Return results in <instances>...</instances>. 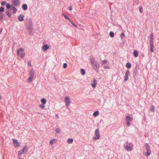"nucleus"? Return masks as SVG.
<instances>
[{
  "label": "nucleus",
  "mask_w": 159,
  "mask_h": 159,
  "mask_svg": "<svg viewBox=\"0 0 159 159\" xmlns=\"http://www.w3.org/2000/svg\"><path fill=\"white\" fill-rule=\"evenodd\" d=\"M145 146L146 147L147 150H150V147L149 145L147 143H145Z\"/></svg>",
  "instance_id": "b1692460"
},
{
  "label": "nucleus",
  "mask_w": 159,
  "mask_h": 159,
  "mask_svg": "<svg viewBox=\"0 0 159 159\" xmlns=\"http://www.w3.org/2000/svg\"><path fill=\"white\" fill-rule=\"evenodd\" d=\"M41 102L42 104H43V105H44L46 103L47 100L45 99L44 98H43L41 99Z\"/></svg>",
  "instance_id": "6ab92c4d"
},
{
  "label": "nucleus",
  "mask_w": 159,
  "mask_h": 159,
  "mask_svg": "<svg viewBox=\"0 0 159 159\" xmlns=\"http://www.w3.org/2000/svg\"><path fill=\"white\" fill-rule=\"evenodd\" d=\"M26 147H24L23 148V149H22V151L23 152V153L26 152Z\"/></svg>",
  "instance_id": "f704fd0d"
},
{
  "label": "nucleus",
  "mask_w": 159,
  "mask_h": 159,
  "mask_svg": "<svg viewBox=\"0 0 159 159\" xmlns=\"http://www.w3.org/2000/svg\"><path fill=\"white\" fill-rule=\"evenodd\" d=\"M139 11L141 13H142L143 12V7L142 6H140L139 8Z\"/></svg>",
  "instance_id": "473e14b6"
},
{
  "label": "nucleus",
  "mask_w": 159,
  "mask_h": 159,
  "mask_svg": "<svg viewBox=\"0 0 159 159\" xmlns=\"http://www.w3.org/2000/svg\"><path fill=\"white\" fill-rule=\"evenodd\" d=\"M44 107L45 106L44 105H43V104H40L39 105V107H40V108H41L42 109H43L44 108Z\"/></svg>",
  "instance_id": "58836bf2"
},
{
  "label": "nucleus",
  "mask_w": 159,
  "mask_h": 159,
  "mask_svg": "<svg viewBox=\"0 0 159 159\" xmlns=\"http://www.w3.org/2000/svg\"><path fill=\"white\" fill-rule=\"evenodd\" d=\"M10 10H13L12 11L13 13H16V12L17 11L16 8L13 5H11L10 8Z\"/></svg>",
  "instance_id": "9b49d317"
},
{
  "label": "nucleus",
  "mask_w": 159,
  "mask_h": 159,
  "mask_svg": "<svg viewBox=\"0 0 159 159\" xmlns=\"http://www.w3.org/2000/svg\"><path fill=\"white\" fill-rule=\"evenodd\" d=\"M28 65L29 66H32V65L31 64V62H29V63H28Z\"/></svg>",
  "instance_id": "09e8293b"
},
{
  "label": "nucleus",
  "mask_w": 159,
  "mask_h": 159,
  "mask_svg": "<svg viewBox=\"0 0 159 159\" xmlns=\"http://www.w3.org/2000/svg\"><path fill=\"white\" fill-rule=\"evenodd\" d=\"M24 16L22 14H20L18 17V20L20 21H22L24 20Z\"/></svg>",
  "instance_id": "ddd939ff"
},
{
  "label": "nucleus",
  "mask_w": 159,
  "mask_h": 159,
  "mask_svg": "<svg viewBox=\"0 0 159 159\" xmlns=\"http://www.w3.org/2000/svg\"><path fill=\"white\" fill-rule=\"evenodd\" d=\"M126 66L127 68H130L131 66V65L130 63L128 62L126 63Z\"/></svg>",
  "instance_id": "a878e982"
},
{
  "label": "nucleus",
  "mask_w": 159,
  "mask_h": 159,
  "mask_svg": "<svg viewBox=\"0 0 159 159\" xmlns=\"http://www.w3.org/2000/svg\"><path fill=\"white\" fill-rule=\"evenodd\" d=\"M13 143L15 145V147H19L20 144V143L18 142L17 140L15 139H13Z\"/></svg>",
  "instance_id": "0eeeda50"
},
{
  "label": "nucleus",
  "mask_w": 159,
  "mask_h": 159,
  "mask_svg": "<svg viewBox=\"0 0 159 159\" xmlns=\"http://www.w3.org/2000/svg\"><path fill=\"white\" fill-rule=\"evenodd\" d=\"M99 113V112L98 111H96L95 112H94L93 113V116L96 117V116H97Z\"/></svg>",
  "instance_id": "393cba45"
},
{
  "label": "nucleus",
  "mask_w": 159,
  "mask_h": 159,
  "mask_svg": "<svg viewBox=\"0 0 159 159\" xmlns=\"http://www.w3.org/2000/svg\"><path fill=\"white\" fill-rule=\"evenodd\" d=\"M21 51H22V48H20L19 49H17V55L19 56L20 55V52H21Z\"/></svg>",
  "instance_id": "5701e85b"
},
{
  "label": "nucleus",
  "mask_w": 159,
  "mask_h": 159,
  "mask_svg": "<svg viewBox=\"0 0 159 159\" xmlns=\"http://www.w3.org/2000/svg\"><path fill=\"white\" fill-rule=\"evenodd\" d=\"M26 28L30 33L32 30L33 23L32 20L29 18H27L25 22Z\"/></svg>",
  "instance_id": "f257e3e1"
},
{
  "label": "nucleus",
  "mask_w": 159,
  "mask_h": 159,
  "mask_svg": "<svg viewBox=\"0 0 159 159\" xmlns=\"http://www.w3.org/2000/svg\"><path fill=\"white\" fill-rule=\"evenodd\" d=\"M6 3V2L5 1H3L1 2V5L2 6H4Z\"/></svg>",
  "instance_id": "79ce46f5"
},
{
  "label": "nucleus",
  "mask_w": 159,
  "mask_h": 159,
  "mask_svg": "<svg viewBox=\"0 0 159 159\" xmlns=\"http://www.w3.org/2000/svg\"><path fill=\"white\" fill-rule=\"evenodd\" d=\"M110 36L111 37H114V34L113 32L111 31L110 32Z\"/></svg>",
  "instance_id": "c756f323"
},
{
  "label": "nucleus",
  "mask_w": 159,
  "mask_h": 159,
  "mask_svg": "<svg viewBox=\"0 0 159 159\" xmlns=\"http://www.w3.org/2000/svg\"><path fill=\"white\" fill-rule=\"evenodd\" d=\"M128 76H125V79H124V81H127L128 80Z\"/></svg>",
  "instance_id": "37998d69"
},
{
  "label": "nucleus",
  "mask_w": 159,
  "mask_h": 159,
  "mask_svg": "<svg viewBox=\"0 0 159 159\" xmlns=\"http://www.w3.org/2000/svg\"><path fill=\"white\" fill-rule=\"evenodd\" d=\"M126 121H131L133 119L132 117L129 116H127L126 117Z\"/></svg>",
  "instance_id": "2eb2a0df"
},
{
  "label": "nucleus",
  "mask_w": 159,
  "mask_h": 159,
  "mask_svg": "<svg viewBox=\"0 0 159 159\" xmlns=\"http://www.w3.org/2000/svg\"><path fill=\"white\" fill-rule=\"evenodd\" d=\"M134 56L136 57L138 56L139 52L137 50H135L133 52Z\"/></svg>",
  "instance_id": "412c9836"
},
{
  "label": "nucleus",
  "mask_w": 159,
  "mask_h": 159,
  "mask_svg": "<svg viewBox=\"0 0 159 159\" xmlns=\"http://www.w3.org/2000/svg\"><path fill=\"white\" fill-rule=\"evenodd\" d=\"M95 135L96 136L93 137V139L94 140H98V139L100 137V135L99 133V130L98 129H96L95 131Z\"/></svg>",
  "instance_id": "39448f33"
},
{
  "label": "nucleus",
  "mask_w": 159,
  "mask_h": 159,
  "mask_svg": "<svg viewBox=\"0 0 159 159\" xmlns=\"http://www.w3.org/2000/svg\"><path fill=\"white\" fill-rule=\"evenodd\" d=\"M65 102L66 105L68 107L70 104V101L68 97H66L65 98Z\"/></svg>",
  "instance_id": "423d86ee"
},
{
  "label": "nucleus",
  "mask_w": 159,
  "mask_h": 159,
  "mask_svg": "<svg viewBox=\"0 0 159 159\" xmlns=\"http://www.w3.org/2000/svg\"><path fill=\"white\" fill-rule=\"evenodd\" d=\"M124 148L127 151H131L134 149V145L131 142H126L125 144Z\"/></svg>",
  "instance_id": "7ed1b4c3"
},
{
  "label": "nucleus",
  "mask_w": 159,
  "mask_h": 159,
  "mask_svg": "<svg viewBox=\"0 0 159 159\" xmlns=\"http://www.w3.org/2000/svg\"><path fill=\"white\" fill-rule=\"evenodd\" d=\"M12 2L13 4L16 6H18L20 4L19 0H13Z\"/></svg>",
  "instance_id": "9d476101"
},
{
  "label": "nucleus",
  "mask_w": 159,
  "mask_h": 159,
  "mask_svg": "<svg viewBox=\"0 0 159 159\" xmlns=\"http://www.w3.org/2000/svg\"><path fill=\"white\" fill-rule=\"evenodd\" d=\"M4 8L3 7H0V12H2L4 11Z\"/></svg>",
  "instance_id": "72a5a7b5"
},
{
  "label": "nucleus",
  "mask_w": 159,
  "mask_h": 159,
  "mask_svg": "<svg viewBox=\"0 0 159 159\" xmlns=\"http://www.w3.org/2000/svg\"><path fill=\"white\" fill-rule=\"evenodd\" d=\"M1 96H0V100L1 99Z\"/></svg>",
  "instance_id": "5fc2aeb1"
},
{
  "label": "nucleus",
  "mask_w": 159,
  "mask_h": 159,
  "mask_svg": "<svg viewBox=\"0 0 159 159\" xmlns=\"http://www.w3.org/2000/svg\"><path fill=\"white\" fill-rule=\"evenodd\" d=\"M130 121H126L127 124V125L128 126H129L130 125Z\"/></svg>",
  "instance_id": "a18cd8bd"
},
{
  "label": "nucleus",
  "mask_w": 159,
  "mask_h": 159,
  "mask_svg": "<svg viewBox=\"0 0 159 159\" xmlns=\"http://www.w3.org/2000/svg\"><path fill=\"white\" fill-rule=\"evenodd\" d=\"M54 140V139H52L50 140L49 143L51 145H52Z\"/></svg>",
  "instance_id": "a19ab883"
},
{
  "label": "nucleus",
  "mask_w": 159,
  "mask_h": 159,
  "mask_svg": "<svg viewBox=\"0 0 159 159\" xmlns=\"http://www.w3.org/2000/svg\"><path fill=\"white\" fill-rule=\"evenodd\" d=\"M147 152H144L143 153V154L147 156H149L151 153V151H150V150H147Z\"/></svg>",
  "instance_id": "a211bd4d"
},
{
  "label": "nucleus",
  "mask_w": 159,
  "mask_h": 159,
  "mask_svg": "<svg viewBox=\"0 0 159 159\" xmlns=\"http://www.w3.org/2000/svg\"><path fill=\"white\" fill-rule=\"evenodd\" d=\"M105 68L106 69H108L109 68V67H108V66H106V67H105Z\"/></svg>",
  "instance_id": "3c124183"
},
{
  "label": "nucleus",
  "mask_w": 159,
  "mask_h": 159,
  "mask_svg": "<svg viewBox=\"0 0 159 159\" xmlns=\"http://www.w3.org/2000/svg\"><path fill=\"white\" fill-rule=\"evenodd\" d=\"M22 8L24 10H26L28 8L27 5L26 4H24L22 5Z\"/></svg>",
  "instance_id": "aec40b11"
},
{
  "label": "nucleus",
  "mask_w": 159,
  "mask_h": 159,
  "mask_svg": "<svg viewBox=\"0 0 159 159\" xmlns=\"http://www.w3.org/2000/svg\"><path fill=\"white\" fill-rule=\"evenodd\" d=\"M35 74V71L33 69H31L29 73V77L28 78V80L30 82H31L32 81V79L33 78Z\"/></svg>",
  "instance_id": "20e7f679"
},
{
  "label": "nucleus",
  "mask_w": 159,
  "mask_h": 159,
  "mask_svg": "<svg viewBox=\"0 0 159 159\" xmlns=\"http://www.w3.org/2000/svg\"><path fill=\"white\" fill-rule=\"evenodd\" d=\"M150 50L151 52H153L154 51V44H150Z\"/></svg>",
  "instance_id": "f3484780"
},
{
  "label": "nucleus",
  "mask_w": 159,
  "mask_h": 159,
  "mask_svg": "<svg viewBox=\"0 0 159 159\" xmlns=\"http://www.w3.org/2000/svg\"><path fill=\"white\" fill-rule=\"evenodd\" d=\"M23 153V152L22 151H19L18 152V157H20L21 156V154H22Z\"/></svg>",
  "instance_id": "2f4dec72"
},
{
  "label": "nucleus",
  "mask_w": 159,
  "mask_h": 159,
  "mask_svg": "<svg viewBox=\"0 0 159 159\" xmlns=\"http://www.w3.org/2000/svg\"><path fill=\"white\" fill-rule=\"evenodd\" d=\"M61 132V129L60 128H57L56 129V132L57 133H60Z\"/></svg>",
  "instance_id": "c85d7f7f"
},
{
  "label": "nucleus",
  "mask_w": 159,
  "mask_h": 159,
  "mask_svg": "<svg viewBox=\"0 0 159 159\" xmlns=\"http://www.w3.org/2000/svg\"><path fill=\"white\" fill-rule=\"evenodd\" d=\"M73 139L72 138H69L67 140V143L69 144L72 143L73 142Z\"/></svg>",
  "instance_id": "4468645a"
},
{
  "label": "nucleus",
  "mask_w": 159,
  "mask_h": 159,
  "mask_svg": "<svg viewBox=\"0 0 159 159\" xmlns=\"http://www.w3.org/2000/svg\"><path fill=\"white\" fill-rule=\"evenodd\" d=\"M90 62L92 65L93 68L98 71L99 67V65L98 62L95 60L94 58L93 57L91 58Z\"/></svg>",
  "instance_id": "f03ea898"
},
{
  "label": "nucleus",
  "mask_w": 159,
  "mask_h": 159,
  "mask_svg": "<svg viewBox=\"0 0 159 159\" xmlns=\"http://www.w3.org/2000/svg\"><path fill=\"white\" fill-rule=\"evenodd\" d=\"M155 109V107H154V106L153 105L152 106L151 108V111L152 112H153L154 111Z\"/></svg>",
  "instance_id": "7c9ffc66"
},
{
  "label": "nucleus",
  "mask_w": 159,
  "mask_h": 159,
  "mask_svg": "<svg viewBox=\"0 0 159 159\" xmlns=\"http://www.w3.org/2000/svg\"><path fill=\"white\" fill-rule=\"evenodd\" d=\"M129 70H127L125 74V76H128V75H129Z\"/></svg>",
  "instance_id": "e433bc0d"
},
{
  "label": "nucleus",
  "mask_w": 159,
  "mask_h": 159,
  "mask_svg": "<svg viewBox=\"0 0 159 159\" xmlns=\"http://www.w3.org/2000/svg\"><path fill=\"white\" fill-rule=\"evenodd\" d=\"M67 65L66 63H64L63 65V68H66L67 67Z\"/></svg>",
  "instance_id": "ea45409f"
},
{
  "label": "nucleus",
  "mask_w": 159,
  "mask_h": 159,
  "mask_svg": "<svg viewBox=\"0 0 159 159\" xmlns=\"http://www.w3.org/2000/svg\"><path fill=\"white\" fill-rule=\"evenodd\" d=\"M81 74L82 75H84L85 74V70L83 69H82L81 70Z\"/></svg>",
  "instance_id": "cd10ccee"
},
{
  "label": "nucleus",
  "mask_w": 159,
  "mask_h": 159,
  "mask_svg": "<svg viewBox=\"0 0 159 159\" xmlns=\"http://www.w3.org/2000/svg\"><path fill=\"white\" fill-rule=\"evenodd\" d=\"M107 62V61L106 60H104L102 61V64H104Z\"/></svg>",
  "instance_id": "c03bdc74"
},
{
  "label": "nucleus",
  "mask_w": 159,
  "mask_h": 159,
  "mask_svg": "<svg viewBox=\"0 0 159 159\" xmlns=\"http://www.w3.org/2000/svg\"><path fill=\"white\" fill-rule=\"evenodd\" d=\"M49 48V46L47 44L43 45L42 48V50L43 51H47Z\"/></svg>",
  "instance_id": "f8f14e48"
},
{
  "label": "nucleus",
  "mask_w": 159,
  "mask_h": 159,
  "mask_svg": "<svg viewBox=\"0 0 159 159\" xmlns=\"http://www.w3.org/2000/svg\"><path fill=\"white\" fill-rule=\"evenodd\" d=\"M25 56V53L24 52V49L22 48V51H21V54H20V57L21 58L24 57Z\"/></svg>",
  "instance_id": "dca6fc26"
},
{
  "label": "nucleus",
  "mask_w": 159,
  "mask_h": 159,
  "mask_svg": "<svg viewBox=\"0 0 159 159\" xmlns=\"http://www.w3.org/2000/svg\"><path fill=\"white\" fill-rule=\"evenodd\" d=\"M154 34L153 33H151L150 35V44H154L153 40H154Z\"/></svg>",
  "instance_id": "6e6552de"
},
{
  "label": "nucleus",
  "mask_w": 159,
  "mask_h": 159,
  "mask_svg": "<svg viewBox=\"0 0 159 159\" xmlns=\"http://www.w3.org/2000/svg\"><path fill=\"white\" fill-rule=\"evenodd\" d=\"M72 9L73 8L71 6H70L69 7V10L70 11H71L72 10Z\"/></svg>",
  "instance_id": "de8ad7c7"
},
{
  "label": "nucleus",
  "mask_w": 159,
  "mask_h": 159,
  "mask_svg": "<svg viewBox=\"0 0 159 159\" xmlns=\"http://www.w3.org/2000/svg\"><path fill=\"white\" fill-rule=\"evenodd\" d=\"M70 22L73 25V26L76 27H77V25L75 24L71 20L70 21Z\"/></svg>",
  "instance_id": "c9c22d12"
},
{
  "label": "nucleus",
  "mask_w": 159,
  "mask_h": 159,
  "mask_svg": "<svg viewBox=\"0 0 159 159\" xmlns=\"http://www.w3.org/2000/svg\"><path fill=\"white\" fill-rule=\"evenodd\" d=\"M6 6V7L7 9H10V8L11 5L9 3L7 4Z\"/></svg>",
  "instance_id": "4c0bfd02"
},
{
  "label": "nucleus",
  "mask_w": 159,
  "mask_h": 159,
  "mask_svg": "<svg viewBox=\"0 0 159 159\" xmlns=\"http://www.w3.org/2000/svg\"><path fill=\"white\" fill-rule=\"evenodd\" d=\"M6 13V14L9 17H11V14L9 10H7Z\"/></svg>",
  "instance_id": "4be33fe9"
},
{
  "label": "nucleus",
  "mask_w": 159,
  "mask_h": 159,
  "mask_svg": "<svg viewBox=\"0 0 159 159\" xmlns=\"http://www.w3.org/2000/svg\"><path fill=\"white\" fill-rule=\"evenodd\" d=\"M19 159H22V158H20L19 157Z\"/></svg>",
  "instance_id": "864d4df0"
},
{
  "label": "nucleus",
  "mask_w": 159,
  "mask_h": 159,
  "mask_svg": "<svg viewBox=\"0 0 159 159\" xmlns=\"http://www.w3.org/2000/svg\"><path fill=\"white\" fill-rule=\"evenodd\" d=\"M120 36H121V37H122V36H124V37L125 36V34L124 33H121V35H120Z\"/></svg>",
  "instance_id": "49530a36"
},
{
  "label": "nucleus",
  "mask_w": 159,
  "mask_h": 159,
  "mask_svg": "<svg viewBox=\"0 0 159 159\" xmlns=\"http://www.w3.org/2000/svg\"><path fill=\"white\" fill-rule=\"evenodd\" d=\"M56 117L58 119L59 118V117L58 114L56 115Z\"/></svg>",
  "instance_id": "8fccbe9b"
},
{
  "label": "nucleus",
  "mask_w": 159,
  "mask_h": 159,
  "mask_svg": "<svg viewBox=\"0 0 159 159\" xmlns=\"http://www.w3.org/2000/svg\"><path fill=\"white\" fill-rule=\"evenodd\" d=\"M93 83H91V85L93 88H95L97 84V81L96 80L94 79L93 81Z\"/></svg>",
  "instance_id": "1a4fd4ad"
},
{
  "label": "nucleus",
  "mask_w": 159,
  "mask_h": 159,
  "mask_svg": "<svg viewBox=\"0 0 159 159\" xmlns=\"http://www.w3.org/2000/svg\"><path fill=\"white\" fill-rule=\"evenodd\" d=\"M2 31V29H0V34L1 33Z\"/></svg>",
  "instance_id": "603ef678"
},
{
  "label": "nucleus",
  "mask_w": 159,
  "mask_h": 159,
  "mask_svg": "<svg viewBox=\"0 0 159 159\" xmlns=\"http://www.w3.org/2000/svg\"><path fill=\"white\" fill-rule=\"evenodd\" d=\"M62 16H64L65 17V18L66 19H67L68 20H69V21H70H70H71L70 19L67 16L62 14Z\"/></svg>",
  "instance_id": "bb28decb"
}]
</instances>
